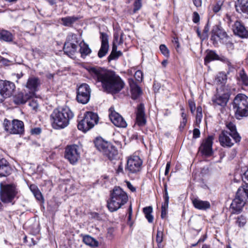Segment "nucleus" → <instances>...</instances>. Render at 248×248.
I'll return each mask as SVG.
<instances>
[{"instance_id": "nucleus-44", "label": "nucleus", "mask_w": 248, "mask_h": 248, "mask_svg": "<svg viewBox=\"0 0 248 248\" xmlns=\"http://www.w3.org/2000/svg\"><path fill=\"white\" fill-rule=\"evenodd\" d=\"M161 53L166 57L169 56V50L164 45H161L159 47Z\"/></svg>"}, {"instance_id": "nucleus-1", "label": "nucleus", "mask_w": 248, "mask_h": 248, "mask_svg": "<svg viewBox=\"0 0 248 248\" xmlns=\"http://www.w3.org/2000/svg\"><path fill=\"white\" fill-rule=\"evenodd\" d=\"M90 75L96 82H100L108 92L116 93L124 87V82L114 72L100 67H93L88 70Z\"/></svg>"}, {"instance_id": "nucleus-13", "label": "nucleus", "mask_w": 248, "mask_h": 248, "mask_svg": "<svg viewBox=\"0 0 248 248\" xmlns=\"http://www.w3.org/2000/svg\"><path fill=\"white\" fill-rule=\"evenodd\" d=\"M228 38L229 36L222 29L217 26L213 27L211 39L214 44H217L218 41L224 43L227 42Z\"/></svg>"}, {"instance_id": "nucleus-34", "label": "nucleus", "mask_w": 248, "mask_h": 248, "mask_svg": "<svg viewBox=\"0 0 248 248\" xmlns=\"http://www.w3.org/2000/svg\"><path fill=\"white\" fill-rule=\"evenodd\" d=\"M143 212L145 215V217L149 223H152L154 220V217L152 215L153 212V208L152 206H147L143 209Z\"/></svg>"}, {"instance_id": "nucleus-36", "label": "nucleus", "mask_w": 248, "mask_h": 248, "mask_svg": "<svg viewBox=\"0 0 248 248\" xmlns=\"http://www.w3.org/2000/svg\"><path fill=\"white\" fill-rule=\"evenodd\" d=\"M83 241L87 245L91 247H97L98 242L93 238L89 235H86L83 238Z\"/></svg>"}, {"instance_id": "nucleus-42", "label": "nucleus", "mask_w": 248, "mask_h": 248, "mask_svg": "<svg viewBox=\"0 0 248 248\" xmlns=\"http://www.w3.org/2000/svg\"><path fill=\"white\" fill-rule=\"evenodd\" d=\"M223 1L221 0L217 1L215 4L213 6L212 10L215 13L219 12L222 6Z\"/></svg>"}, {"instance_id": "nucleus-3", "label": "nucleus", "mask_w": 248, "mask_h": 248, "mask_svg": "<svg viewBox=\"0 0 248 248\" xmlns=\"http://www.w3.org/2000/svg\"><path fill=\"white\" fill-rule=\"evenodd\" d=\"M127 193L120 187H115L108 201L107 206L110 212L116 211L128 201Z\"/></svg>"}, {"instance_id": "nucleus-32", "label": "nucleus", "mask_w": 248, "mask_h": 248, "mask_svg": "<svg viewBox=\"0 0 248 248\" xmlns=\"http://www.w3.org/2000/svg\"><path fill=\"white\" fill-rule=\"evenodd\" d=\"M78 19L75 16L62 17L61 18L62 24L65 26H71Z\"/></svg>"}, {"instance_id": "nucleus-60", "label": "nucleus", "mask_w": 248, "mask_h": 248, "mask_svg": "<svg viewBox=\"0 0 248 248\" xmlns=\"http://www.w3.org/2000/svg\"><path fill=\"white\" fill-rule=\"evenodd\" d=\"M186 122H187L186 119H185V118L182 119V120L181 122L180 127L184 128L186 124Z\"/></svg>"}, {"instance_id": "nucleus-56", "label": "nucleus", "mask_w": 248, "mask_h": 248, "mask_svg": "<svg viewBox=\"0 0 248 248\" xmlns=\"http://www.w3.org/2000/svg\"><path fill=\"white\" fill-rule=\"evenodd\" d=\"M242 180L245 183H246L247 181H248V169L244 173L243 176H242Z\"/></svg>"}, {"instance_id": "nucleus-24", "label": "nucleus", "mask_w": 248, "mask_h": 248, "mask_svg": "<svg viewBox=\"0 0 248 248\" xmlns=\"http://www.w3.org/2000/svg\"><path fill=\"white\" fill-rule=\"evenodd\" d=\"M192 204L195 208L201 210H206L210 208L211 205L209 202L202 201L199 198H193L192 200Z\"/></svg>"}, {"instance_id": "nucleus-38", "label": "nucleus", "mask_w": 248, "mask_h": 248, "mask_svg": "<svg viewBox=\"0 0 248 248\" xmlns=\"http://www.w3.org/2000/svg\"><path fill=\"white\" fill-rule=\"evenodd\" d=\"M227 75L223 72L219 73L216 78V81L217 83L223 84L227 80Z\"/></svg>"}, {"instance_id": "nucleus-52", "label": "nucleus", "mask_w": 248, "mask_h": 248, "mask_svg": "<svg viewBox=\"0 0 248 248\" xmlns=\"http://www.w3.org/2000/svg\"><path fill=\"white\" fill-rule=\"evenodd\" d=\"M126 186L127 188L132 192L136 191V188L128 181H126Z\"/></svg>"}, {"instance_id": "nucleus-7", "label": "nucleus", "mask_w": 248, "mask_h": 248, "mask_svg": "<svg viewBox=\"0 0 248 248\" xmlns=\"http://www.w3.org/2000/svg\"><path fill=\"white\" fill-rule=\"evenodd\" d=\"M4 130L10 134L21 135L24 132V124L22 121L14 119L10 121L6 119L4 120Z\"/></svg>"}, {"instance_id": "nucleus-43", "label": "nucleus", "mask_w": 248, "mask_h": 248, "mask_svg": "<svg viewBox=\"0 0 248 248\" xmlns=\"http://www.w3.org/2000/svg\"><path fill=\"white\" fill-rule=\"evenodd\" d=\"M246 218L243 216H241L237 218L236 223L239 227H243L246 223Z\"/></svg>"}, {"instance_id": "nucleus-17", "label": "nucleus", "mask_w": 248, "mask_h": 248, "mask_svg": "<svg viewBox=\"0 0 248 248\" xmlns=\"http://www.w3.org/2000/svg\"><path fill=\"white\" fill-rule=\"evenodd\" d=\"M214 137L209 136L204 140L200 146L199 150L200 152L206 156H210L212 154V144Z\"/></svg>"}, {"instance_id": "nucleus-19", "label": "nucleus", "mask_w": 248, "mask_h": 248, "mask_svg": "<svg viewBox=\"0 0 248 248\" xmlns=\"http://www.w3.org/2000/svg\"><path fill=\"white\" fill-rule=\"evenodd\" d=\"M101 46L98 53V56L100 58H103L108 53L109 45L108 36L106 33H101Z\"/></svg>"}, {"instance_id": "nucleus-51", "label": "nucleus", "mask_w": 248, "mask_h": 248, "mask_svg": "<svg viewBox=\"0 0 248 248\" xmlns=\"http://www.w3.org/2000/svg\"><path fill=\"white\" fill-rule=\"evenodd\" d=\"M200 131L198 128H194L193 132V138L197 139L199 138L200 136Z\"/></svg>"}, {"instance_id": "nucleus-53", "label": "nucleus", "mask_w": 248, "mask_h": 248, "mask_svg": "<svg viewBox=\"0 0 248 248\" xmlns=\"http://www.w3.org/2000/svg\"><path fill=\"white\" fill-rule=\"evenodd\" d=\"M218 60H220L225 63H226L229 66L231 65V62H230L228 59L225 58V57L222 56L221 57H219Z\"/></svg>"}, {"instance_id": "nucleus-27", "label": "nucleus", "mask_w": 248, "mask_h": 248, "mask_svg": "<svg viewBox=\"0 0 248 248\" xmlns=\"http://www.w3.org/2000/svg\"><path fill=\"white\" fill-rule=\"evenodd\" d=\"M10 168L8 162L4 158L0 159V176H6L10 174Z\"/></svg>"}, {"instance_id": "nucleus-46", "label": "nucleus", "mask_w": 248, "mask_h": 248, "mask_svg": "<svg viewBox=\"0 0 248 248\" xmlns=\"http://www.w3.org/2000/svg\"><path fill=\"white\" fill-rule=\"evenodd\" d=\"M134 77L138 81H141L143 78L142 72L140 70H137L135 73Z\"/></svg>"}, {"instance_id": "nucleus-41", "label": "nucleus", "mask_w": 248, "mask_h": 248, "mask_svg": "<svg viewBox=\"0 0 248 248\" xmlns=\"http://www.w3.org/2000/svg\"><path fill=\"white\" fill-rule=\"evenodd\" d=\"M66 42L75 43L76 44H78L77 35L73 33H69L67 37Z\"/></svg>"}, {"instance_id": "nucleus-49", "label": "nucleus", "mask_w": 248, "mask_h": 248, "mask_svg": "<svg viewBox=\"0 0 248 248\" xmlns=\"http://www.w3.org/2000/svg\"><path fill=\"white\" fill-rule=\"evenodd\" d=\"M35 197L39 201L42 199V195L39 190H35L33 193Z\"/></svg>"}, {"instance_id": "nucleus-10", "label": "nucleus", "mask_w": 248, "mask_h": 248, "mask_svg": "<svg viewBox=\"0 0 248 248\" xmlns=\"http://www.w3.org/2000/svg\"><path fill=\"white\" fill-rule=\"evenodd\" d=\"M79 147L76 145H68L64 152V157L72 164H75L80 158Z\"/></svg>"}, {"instance_id": "nucleus-59", "label": "nucleus", "mask_w": 248, "mask_h": 248, "mask_svg": "<svg viewBox=\"0 0 248 248\" xmlns=\"http://www.w3.org/2000/svg\"><path fill=\"white\" fill-rule=\"evenodd\" d=\"M193 3L196 7H200L202 5V0H193Z\"/></svg>"}, {"instance_id": "nucleus-35", "label": "nucleus", "mask_w": 248, "mask_h": 248, "mask_svg": "<svg viewBox=\"0 0 248 248\" xmlns=\"http://www.w3.org/2000/svg\"><path fill=\"white\" fill-rule=\"evenodd\" d=\"M237 193L239 196H241L245 200L247 198L248 199V184L246 183L245 185L239 188Z\"/></svg>"}, {"instance_id": "nucleus-21", "label": "nucleus", "mask_w": 248, "mask_h": 248, "mask_svg": "<svg viewBox=\"0 0 248 248\" xmlns=\"http://www.w3.org/2000/svg\"><path fill=\"white\" fill-rule=\"evenodd\" d=\"M64 53L69 57L74 59L77 54H78V46L75 43L65 42L63 46Z\"/></svg>"}, {"instance_id": "nucleus-9", "label": "nucleus", "mask_w": 248, "mask_h": 248, "mask_svg": "<svg viewBox=\"0 0 248 248\" xmlns=\"http://www.w3.org/2000/svg\"><path fill=\"white\" fill-rule=\"evenodd\" d=\"M15 89L14 83L8 80H0V103L11 97Z\"/></svg>"}, {"instance_id": "nucleus-26", "label": "nucleus", "mask_w": 248, "mask_h": 248, "mask_svg": "<svg viewBox=\"0 0 248 248\" xmlns=\"http://www.w3.org/2000/svg\"><path fill=\"white\" fill-rule=\"evenodd\" d=\"M129 85L131 89L132 98L133 99H137L142 93L140 88L133 80H129Z\"/></svg>"}, {"instance_id": "nucleus-58", "label": "nucleus", "mask_w": 248, "mask_h": 248, "mask_svg": "<svg viewBox=\"0 0 248 248\" xmlns=\"http://www.w3.org/2000/svg\"><path fill=\"white\" fill-rule=\"evenodd\" d=\"M170 162H169L167 163V165H166L165 171V175H168V174L169 172V170H170Z\"/></svg>"}, {"instance_id": "nucleus-16", "label": "nucleus", "mask_w": 248, "mask_h": 248, "mask_svg": "<svg viewBox=\"0 0 248 248\" xmlns=\"http://www.w3.org/2000/svg\"><path fill=\"white\" fill-rule=\"evenodd\" d=\"M41 85L40 79L36 77L32 76L30 77L26 83V87L30 91V93L33 96Z\"/></svg>"}, {"instance_id": "nucleus-63", "label": "nucleus", "mask_w": 248, "mask_h": 248, "mask_svg": "<svg viewBox=\"0 0 248 248\" xmlns=\"http://www.w3.org/2000/svg\"><path fill=\"white\" fill-rule=\"evenodd\" d=\"M30 189L32 192V193H34V191L35 190H38L37 187L35 185H31L30 186Z\"/></svg>"}, {"instance_id": "nucleus-29", "label": "nucleus", "mask_w": 248, "mask_h": 248, "mask_svg": "<svg viewBox=\"0 0 248 248\" xmlns=\"http://www.w3.org/2000/svg\"><path fill=\"white\" fill-rule=\"evenodd\" d=\"M13 39L14 35L11 32L5 30H0V40L11 42L13 41Z\"/></svg>"}, {"instance_id": "nucleus-39", "label": "nucleus", "mask_w": 248, "mask_h": 248, "mask_svg": "<svg viewBox=\"0 0 248 248\" xmlns=\"http://www.w3.org/2000/svg\"><path fill=\"white\" fill-rule=\"evenodd\" d=\"M163 230H157L156 236V241L158 244L159 248L161 247V243L163 241Z\"/></svg>"}, {"instance_id": "nucleus-48", "label": "nucleus", "mask_w": 248, "mask_h": 248, "mask_svg": "<svg viewBox=\"0 0 248 248\" xmlns=\"http://www.w3.org/2000/svg\"><path fill=\"white\" fill-rule=\"evenodd\" d=\"M200 19V18L199 14L196 12H194L192 16V20L193 22L197 23L199 22Z\"/></svg>"}, {"instance_id": "nucleus-22", "label": "nucleus", "mask_w": 248, "mask_h": 248, "mask_svg": "<svg viewBox=\"0 0 248 248\" xmlns=\"http://www.w3.org/2000/svg\"><path fill=\"white\" fill-rule=\"evenodd\" d=\"M229 100V96L227 94H222L221 95L217 94L215 95L212 99L213 104L215 106H219L221 107H225Z\"/></svg>"}, {"instance_id": "nucleus-15", "label": "nucleus", "mask_w": 248, "mask_h": 248, "mask_svg": "<svg viewBox=\"0 0 248 248\" xmlns=\"http://www.w3.org/2000/svg\"><path fill=\"white\" fill-rule=\"evenodd\" d=\"M219 141L220 145L224 147H231L234 142H238L233 137H232L231 133L227 130H223L219 136Z\"/></svg>"}, {"instance_id": "nucleus-6", "label": "nucleus", "mask_w": 248, "mask_h": 248, "mask_svg": "<svg viewBox=\"0 0 248 248\" xmlns=\"http://www.w3.org/2000/svg\"><path fill=\"white\" fill-rule=\"evenodd\" d=\"M99 118L98 115L92 111H87L83 118L78 121V128L79 130L86 132L92 128L98 123Z\"/></svg>"}, {"instance_id": "nucleus-8", "label": "nucleus", "mask_w": 248, "mask_h": 248, "mask_svg": "<svg viewBox=\"0 0 248 248\" xmlns=\"http://www.w3.org/2000/svg\"><path fill=\"white\" fill-rule=\"evenodd\" d=\"M0 186L1 201L5 203L12 202L17 193L15 186L0 184Z\"/></svg>"}, {"instance_id": "nucleus-37", "label": "nucleus", "mask_w": 248, "mask_h": 248, "mask_svg": "<svg viewBox=\"0 0 248 248\" xmlns=\"http://www.w3.org/2000/svg\"><path fill=\"white\" fill-rule=\"evenodd\" d=\"M117 46L113 45L112 51L108 57V61L117 59L119 56L122 55V53L121 51H117Z\"/></svg>"}, {"instance_id": "nucleus-18", "label": "nucleus", "mask_w": 248, "mask_h": 248, "mask_svg": "<svg viewBox=\"0 0 248 248\" xmlns=\"http://www.w3.org/2000/svg\"><path fill=\"white\" fill-rule=\"evenodd\" d=\"M245 204V200L236 193V197L233 200L231 205V209L233 214H239L242 211V208Z\"/></svg>"}, {"instance_id": "nucleus-4", "label": "nucleus", "mask_w": 248, "mask_h": 248, "mask_svg": "<svg viewBox=\"0 0 248 248\" xmlns=\"http://www.w3.org/2000/svg\"><path fill=\"white\" fill-rule=\"evenodd\" d=\"M233 108L236 117L240 119L241 117L248 115V97L245 94L240 93L234 98Z\"/></svg>"}, {"instance_id": "nucleus-62", "label": "nucleus", "mask_w": 248, "mask_h": 248, "mask_svg": "<svg viewBox=\"0 0 248 248\" xmlns=\"http://www.w3.org/2000/svg\"><path fill=\"white\" fill-rule=\"evenodd\" d=\"M164 200L166 201V202H169V197L168 191H166V192H165L164 196Z\"/></svg>"}, {"instance_id": "nucleus-55", "label": "nucleus", "mask_w": 248, "mask_h": 248, "mask_svg": "<svg viewBox=\"0 0 248 248\" xmlns=\"http://www.w3.org/2000/svg\"><path fill=\"white\" fill-rule=\"evenodd\" d=\"M0 62L5 65H10V61L8 60V59H6L5 58H2L0 59Z\"/></svg>"}, {"instance_id": "nucleus-14", "label": "nucleus", "mask_w": 248, "mask_h": 248, "mask_svg": "<svg viewBox=\"0 0 248 248\" xmlns=\"http://www.w3.org/2000/svg\"><path fill=\"white\" fill-rule=\"evenodd\" d=\"M109 117L112 123L118 127L125 128L127 126V123L118 113L116 112L113 108L109 109Z\"/></svg>"}, {"instance_id": "nucleus-31", "label": "nucleus", "mask_w": 248, "mask_h": 248, "mask_svg": "<svg viewBox=\"0 0 248 248\" xmlns=\"http://www.w3.org/2000/svg\"><path fill=\"white\" fill-rule=\"evenodd\" d=\"M124 33L121 31H117L114 33L113 45H119L123 43Z\"/></svg>"}, {"instance_id": "nucleus-20", "label": "nucleus", "mask_w": 248, "mask_h": 248, "mask_svg": "<svg viewBox=\"0 0 248 248\" xmlns=\"http://www.w3.org/2000/svg\"><path fill=\"white\" fill-rule=\"evenodd\" d=\"M233 31L235 34L241 38L248 37V30L240 21H236L233 26Z\"/></svg>"}, {"instance_id": "nucleus-25", "label": "nucleus", "mask_w": 248, "mask_h": 248, "mask_svg": "<svg viewBox=\"0 0 248 248\" xmlns=\"http://www.w3.org/2000/svg\"><path fill=\"white\" fill-rule=\"evenodd\" d=\"M32 96L29 93H23L22 92L18 93L14 98V102L16 104H22L25 103Z\"/></svg>"}, {"instance_id": "nucleus-61", "label": "nucleus", "mask_w": 248, "mask_h": 248, "mask_svg": "<svg viewBox=\"0 0 248 248\" xmlns=\"http://www.w3.org/2000/svg\"><path fill=\"white\" fill-rule=\"evenodd\" d=\"M169 202L165 201L162 204L161 208L168 209V208Z\"/></svg>"}, {"instance_id": "nucleus-28", "label": "nucleus", "mask_w": 248, "mask_h": 248, "mask_svg": "<svg viewBox=\"0 0 248 248\" xmlns=\"http://www.w3.org/2000/svg\"><path fill=\"white\" fill-rule=\"evenodd\" d=\"M226 125L229 130L228 132L232 135V137H233L236 141H240L241 137L236 131L235 125L232 122H227Z\"/></svg>"}, {"instance_id": "nucleus-11", "label": "nucleus", "mask_w": 248, "mask_h": 248, "mask_svg": "<svg viewBox=\"0 0 248 248\" xmlns=\"http://www.w3.org/2000/svg\"><path fill=\"white\" fill-rule=\"evenodd\" d=\"M142 164V161L138 156H130L127 159L125 171L128 174L137 173L140 170Z\"/></svg>"}, {"instance_id": "nucleus-57", "label": "nucleus", "mask_w": 248, "mask_h": 248, "mask_svg": "<svg viewBox=\"0 0 248 248\" xmlns=\"http://www.w3.org/2000/svg\"><path fill=\"white\" fill-rule=\"evenodd\" d=\"M167 210L168 209H163V208H161V217L162 218H164L165 217L166 215H167Z\"/></svg>"}, {"instance_id": "nucleus-54", "label": "nucleus", "mask_w": 248, "mask_h": 248, "mask_svg": "<svg viewBox=\"0 0 248 248\" xmlns=\"http://www.w3.org/2000/svg\"><path fill=\"white\" fill-rule=\"evenodd\" d=\"M202 117V114H196V123L197 124H199Z\"/></svg>"}, {"instance_id": "nucleus-64", "label": "nucleus", "mask_w": 248, "mask_h": 248, "mask_svg": "<svg viewBox=\"0 0 248 248\" xmlns=\"http://www.w3.org/2000/svg\"><path fill=\"white\" fill-rule=\"evenodd\" d=\"M117 171L118 173L123 171V167L121 164L119 166Z\"/></svg>"}, {"instance_id": "nucleus-23", "label": "nucleus", "mask_w": 248, "mask_h": 248, "mask_svg": "<svg viewBox=\"0 0 248 248\" xmlns=\"http://www.w3.org/2000/svg\"><path fill=\"white\" fill-rule=\"evenodd\" d=\"M144 107L142 104L138 107L136 122L138 125L141 126L145 124L146 121L145 118Z\"/></svg>"}, {"instance_id": "nucleus-5", "label": "nucleus", "mask_w": 248, "mask_h": 248, "mask_svg": "<svg viewBox=\"0 0 248 248\" xmlns=\"http://www.w3.org/2000/svg\"><path fill=\"white\" fill-rule=\"evenodd\" d=\"M94 144L97 149L102 152L109 159L113 160L116 158L118 155V151L116 148L102 138L96 139Z\"/></svg>"}, {"instance_id": "nucleus-30", "label": "nucleus", "mask_w": 248, "mask_h": 248, "mask_svg": "<svg viewBox=\"0 0 248 248\" xmlns=\"http://www.w3.org/2000/svg\"><path fill=\"white\" fill-rule=\"evenodd\" d=\"M80 46L79 53L81 54V56L82 58H85L86 56L90 54L92 50L89 47L88 45L85 43L84 42H82L79 44Z\"/></svg>"}, {"instance_id": "nucleus-45", "label": "nucleus", "mask_w": 248, "mask_h": 248, "mask_svg": "<svg viewBox=\"0 0 248 248\" xmlns=\"http://www.w3.org/2000/svg\"><path fill=\"white\" fill-rule=\"evenodd\" d=\"M29 106L32 108V109L36 110L39 106L37 100L36 99H33L30 102Z\"/></svg>"}, {"instance_id": "nucleus-47", "label": "nucleus", "mask_w": 248, "mask_h": 248, "mask_svg": "<svg viewBox=\"0 0 248 248\" xmlns=\"http://www.w3.org/2000/svg\"><path fill=\"white\" fill-rule=\"evenodd\" d=\"M134 13H136L137 11L140 9L141 7V0H136L134 4Z\"/></svg>"}, {"instance_id": "nucleus-2", "label": "nucleus", "mask_w": 248, "mask_h": 248, "mask_svg": "<svg viewBox=\"0 0 248 248\" xmlns=\"http://www.w3.org/2000/svg\"><path fill=\"white\" fill-rule=\"evenodd\" d=\"M74 114L68 107L55 109L50 115L52 127L56 129L67 126L73 119Z\"/></svg>"}, {"instance_id": "nucleus-12", "label": "nucleus", "mask_w": 248, "mask_h": 248, "mask_svg": "<svg viewBox=\"0 0 248 248\" xmlns=\"http://www.w3.org/2000/svg\"><path fill=\"white\" fill-rule=\"evenodd\" d=\"M91 89L89 86L83 83L80 85L78 89L77 99L82 104L87 103L90 98Z\"/></svg>"}, {"instance_id": "nucleus-33", "label": "nucleus", "mask_w": 248, "mask_h": 248, "mask_svg": "<svg viewBox=\"0 0 248 248\" xmlns=\"http://www.w3.org/2000/svg\"><path fill=\"white\" fill-rule=\"evenodd\" d=\"M219 57L213 51H209L207 52L204 58V63L207 65L210 62L214 60H219Z\"/></svg>"}, {"instance_id": "nucleus-50", "label": "nucleus", "mask_w": 248, "mask_h": 248, "mask_svg": "<svg viewBox=\"0 0 248 248\" xmlns=\"http://www.w3.org/2000/svg\"><path fill=\"white\" fill-rule=\"evenodd\" d=\"M41 132V129L40 128L36 127L34 128H32L31 130V133L32 135H39Z\"/></svg>"}, {"instance_id": "nucleus-40", "label": "nucleus", "mask_w": 248, "mask_h": 248, "mask_svg": "<svg viewBox=\"0 0 248 248\" xmlns=\"http://www.w3.org/2000/svg\"><path fill=\"white\" fill-rule=\"evenodd\" d=\"M239 76L243 84L245 86H248V76L243 69L240 71Z\"/></svg>"}]
</instances>
